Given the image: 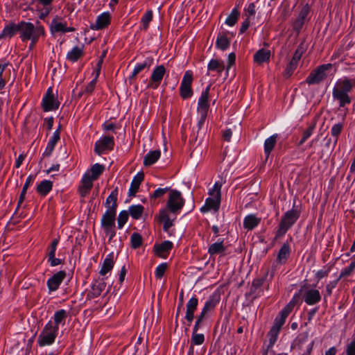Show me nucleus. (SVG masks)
I'll return each instance as SVG.
<instances>
[{
    "instance_id": "obj_58",
    "label": "nucleus",
    "mask_w": 355,
    "mask_h": 355,
    "mask_svg": "<svg viewBox=\"0 0 355 355\" xmlns=\"http://www.w3.org/2000/svg\"><path fill=\"white\" fill-rule=\"evenodd\" d=\"M303 290L301 289L298 293H295L291 302L288 304L291 305V307L294 308V306L298 304L301 300V295H302Z\"/></svg>"
},
{
    "instance_id": "obj_4",
    "label": "nucleus",
    "mask_w": 355,
    "mask_h": 355,
    "mask_svg": "<svg viewBox=\"0 0 355 355\" xmlns=\"http://www.w3.org/2000/svg\"><path fill=\"white\" fill-rule=\"evenodd\" d=\"M300 216V210L295 204L291 210L287 211L282 216L274 239L283 237L287 231L295 223Z\"/></svg>"
},
{
    "instance_id": "obj_40",
    "label": "nucleus",
    "mask_w": 355,
    "mask_h": 355,
    "mask_svg": "<svg viewBox=\"0 0 355 355\" xmlns=\"http://www.w3.org/2000/svg\"><path fill=\"white\" fill-rule=\"evenodd\" d=\"M161 152L159 150L149 151L144 158V166H151L155 164L160 157Z\"/></svg>"
},
{
    "instance_id": "obj_45",
    "label": "nucleus",
    "mask_w": 355,
    "mask_h": 355,
    "mask_svg": "<svg viewBox=\"0 0 355 355\" xmlns=\"http://www.w3.org/2000/svg\"><path fill=\"white\" fill-rule=\"evenodd\" d=\"M144 209V207L141 205H132L129 207L130 215L134 219H139L141 217Z\"/></svg>"
},
{
    "instance_id": "obj_1",
    "label": "nucleus",
    "mask_w": 355,
    "mask_h": 355,
    "mask_svg": "<svg viewBox=\"0 0 355 355\" xmlns=\"http://www.w3.org/2000/svg\"><path fill=\"white\" fill-rule=\"evenodd\" d=\"M19 37L22 42L30 40L36 44L41 36L45 35L44 26L37 21L35 25L31 22L21 21L19 22Z\"/></svg>"
},
{
    "instance_id": "obj_7",
    "label": "nucleus",
    "mask_w": 355,
    "mask_h": 355,
    "mask_svg": "<svg viewBox=\"0 0 355 355\" xmlns=\"http://www.w3.org/2000/svg\"><path fill=\"white\" fill-rule=\"evenodd\" d=\"M220 295L218 293H213L209 296L208 300L205 302L200 313L197 316L196 321V327L199 325V323L202 322L210 315V313L215 309L216 305L220 302Z\"/></svg>"
},
{
    "instance_id": "obj_6",
    "label": "nucleus",
    "mask_w": 355,
    "mask_h": 355,
    "mask_svg": "<svg viewBox=\"0 0 355 355\" xmlns=\"http://www.w3.org/2000/svg\"><path fill=\"white\" fill-rule=\"evenodd\" d=\"M59 327L53 325L51 321H49L40 334L37 342L40 347L51 345L54 342L58 334Z\"/></svg>"
},
{
    "instance_id": "obj_52",
    "label": "nucleus",
    "mask_w": 355,
    "mask_h": 355,
    "mask_svg": "<svg viewBox=\"0 0 355 355\" xmlns=\"http://www.w3.org/2000/svg\"><path fill=\"white\" fill-rule=\"evenodd\" d=\"M167 267L168 265L166 263L159 264L155 269V275L156 278L161 279L166 271Z\"/></svg>"
},
{
    "instance_id": "obj_27",
    "label": "nucleus",
    "mask_w": 355,
    "mask_h": 355,
    "mask_svg": "<svg viewBox=\"0 0 355 355\" xmlns=\"http://www.w3.org/2000/svg\"><path fill=\"white\" fill-rule=\"evenodd\" d=\"M60 126H59L58 128L53 132L52 137L49 139V141L46 145V149L43 153L44 156L49 157L51 155L56 144L60 139Z\"/></svg>"
},
{
    "instance_id": "obj_14",
    "label": "nucleus",
    "mask_w": 355,
    "mask_h": 355,
    "mask_svg": "<svg viewBox=\"0 0 355 355\" xmlns=\"http://www.w3.org/2000/svg\"><path fill=\"white\" fill-rule=\"evenodd\" d=\"M166 73V69L164 65H159L156 67L150 77L148 87L152 89H157L160 85L164 74Z\"/></svg>"
},
{
    "instance_id": "obj_41",
    "label": "nucleus",
    "mask_w": 355,
    "mask_h": 355,
    "mask_svg": "<svg viewBox=\"0 0 355 355\" xmlns=\"http://www.w3.org/2000/svg\"><path fill=\"white\" fill-rule=\"evenodd\" d=\"M104 170L105 166L97 163L94 164L85 174H88L90 179L94 181L98 178V177L103 173Z\"/></svg>"
},
{
    "instance_id": "obj_8",
    "label": "nucleus",
    "mask_w": 355,
    "mask_h": 355,
    "mask_svg": "<svg viewBox=\"0 0 355 355\" xmlns=\"http://www.w3.org/2000/svg\"><path fill=\"white\" fill-rule=\"evenodd\" d=\"M332 68L331 64H322L317 67L308 76L306 79L309 85L318 84L327 76V71Z\"/></svg>"
},
{
    "instance_id": "obj_51",
    "label": "nucleus",
    "mask_w": 355,
    "mask_h": 355,
    "mask_svg": "<svg viewBox=\"0 0 355 355\" xmlns=\"http://www.w3.org/2000/svg\"><path fill=\"white\" fill-rule=\"evenodd\" d=\"M153 19V12L152 10L147 11L141 18V23L143 24L144 28L147 29L148 28L150 22Z\"/></svg>"
},
{
    "instance_id": "obj_33",
    "label": "nucleus",
    "mask_w": 355,
    "mask_h": 355,
    "mask_svg": "<svg viewBox=\"0 0 355 355\" xmlns=\"http://www.w3.org/2000/svg\"><path fill=\"white\" fill-rule=\"evenodd\" d=\"M144 175L143 173H137L132 179L128 194L130 196H134L138 191L139 185L144 180Z\"/></svg>"
},
{
    "instance_id": "obj_49",
    "label": "nucleus",
    "mask_w": 355,
    "mask_h": 355,
    "mask_svg": "<svg viewBox=\"0 0 355 355\" xmlns=\"http://www.w3.org/2000/svg\"><path fill=\"white\" fill-rule=\"evenodd\" d=\"M131 246L132 248H137L142 244L141 236L138 233H133L130 238Z\"/></svg>"
},
{
    "instance_id": "obj_21",
    "label": "nucleus",
    "mask_w": 355,
    "mask_h": 355,
    "mask_svg": "<svg viewBox=\"0 0 355 355\" xmlns=\"http://www.w3.org/2000/svg\"><path fill=\"white\" fill-rule=\"evenodd\" d=\"M198 305V300L196 296L192 297L187 303L185 319L188 322V326H190L194 318V312L197 309Z\"/></svg>"
},
{
    "instance_id": "obj_24",
    "label": "nucleus",
    "mask_w": 355,
    "mask_h": 355,
    "mask_svg": "<svg viewBox=\"0 0 355 355\" xmlns=\"http://www.w3.org/2000/svg\"><path fill=\"white\" fill-rule=\"evenodd\" d=\"M227 246L224 245V240L219 239L218 241L211 243L208 248V253L211 257L215 255L224 256Z\"/></svg>"
},
{
    "instance_id": "obj_19",
    "label": "nucleus",
    "mask_w": 355,
    "mask_h": 355,
    "mask_svg": "<svg viewBox=\"0 0 355 355\" xmlns=\"http://www.w3.org/2000/svg\"><path fill=\"white\" fill-rule=\"evenodd\" d=\"M50 30L51 33H64L75 31V28L73 27H67V23L62 22L58 16L53 19L50 26Z\"/></svg>"
},
{
    "instance_id": "obj_15",
    "label": "nucleus",
    "mask_w": 355,
    "mask_h": 355,
    "mask_svg": "<svg viewBox=\"0 0 355 355\" xmlns=\"http://www.w3.org/2000/svg\"><path fill=\"white\" fill-rule=\"evenodd\" d=\"M303 53L304 47L302 45H300L296 49L291 60L289 62L284 71V75L285 77L288 78L293 73Z\"/></svg>"
},
{
    "instance_id": "obj_29",
    "label": "nucleus",
    "mask_w": 355,
    "mask_h": 355,
    "mask_svg": "<svg viewBox=\"0 0 355 355\" xmlns=\"http://www.w3.org/2000/svg\"><path fill=\"white\" fill-rule=\"evenodd\" d=\"M114 265V253L111 252L109 254H107L105 259H104L101 265L99 274L102 276H105L106 274H107L112 270Z\"/></svg>"
},
{
    "instance_id": "obj_11",
    "label": "nucleus",
    "mask_w": 355,
    "mask_h": 355,
    "mask_svg": "<svg viewBox=\"0 0 355 355\" xmlns=\"http://www.w3.org/2000/svg\"><path fill=\"white\" fill-rule=\"evenodd\" d=\"M314 345V340H309L308 335L299 336L295 343V347L300 351L299 355H311Z\"/></svg>"
},
{
    "instance_id": "obj_12",
    "label": "nucleus",
    "mask_w": 355,
    "mask_h": 355,
    "mask_svg": "<svg viewBox=\"0 0 355 355\" xmlns=\"http://www.w3.org/2000/svg\"><path fill=\"white\" fill-rule=\"evenodd\" d=\"M54 0H33L35 3V10L40 19H44L52 10V3Z\"/></svg>"
},
{
    "instance_id": "obj_34",
    "label": "nucleus",
    "mask_w": 355,
    "mask_h": 355,
    "mask_svg": "<svg viewBox=\"0 0 355 355\" xmlns=\"http://www.w3.org/2000/svg\"><path fill=\"white\" fill-rule=\"evenodd\" d=\"M270 57V51L266 49H261L254 55V61L258 64L268 62Z\"/></svg>"
},
{
    "instance_id": "obj_3",
    "label": "nucleus",
    "mask_w": 355,
    "mask_h": 355,
    "mask_svg": "<svg viewBox=\"0 0 355 355\" xmlns=\"http://www.w3.org/2000/svg\"><path fill=\"white\" fill-rule=\"evenodd\" d=\"M117 191H113L107 198L105 205L107 208L106 211L101 218L102 228L107 227H115V217L117 207Z\"/></svg>"
},
{
    "instance_id": "obj_56",
    "label": "nucleus",
    "mask_w": 355,
    "mask_h": 355,
    "mask_svg": "<svg viewBox=\"0 0 355 355\" xmlns=\"http://www.w3.org/2000/svg\"><path fill=\"white\" fill-rule=\"evenodd\" d=\"M170 188L166 187V188H158L157 189L154 193L151 195V198H158L162 196H164L166 192H170Z\"/></svg>"
},
{
    "instance_id": "obj_31",
    "label": "nucleus",
    "mask_w": 355,
    "mask_h": 355,
    "mask_svg": "<svg viewBox=\"0 0 355 355\" xmlns=\"http://www.w3.org/2000/svg\"><path fill=\"white\" fill-rule=\"evenodd\" d=\"M84 55V47L83 46H76L67 54V60L75 62L80 59Z\"/></svg>"
},
{
    "instance_id": "obj_17",
    "label": "nucleus",
    "mask_w": 355,
    "mask_h": 355,
    "mask_svg": "<svg viewBox=\"0 0 355 355\" xmlns=\"http://www.w3.org/2000/svg\"><path fill=\"white\" fill-rule=\"evenodd\" d=\"M111 22V15L109 12H104L99 15L94 23H92L89 28L94 31H98L107 28Z\"/></svg>"
},
{
    "instance_id": "obj_63",
    "label": "nucleus",
    "mask_w": 355,
    "mask_h": 355,
    "mask_svg": "<svg viewBox=\"0 0 355 355\" xmlns=\"http://www.w3.org/2000/svg\"><path fill=\"white\" fill-rule=\"evenodd\" d=\"M171 218L168 214V210L163 209L159 213V220L162 223L171 220Z\"/></svg>"
},
{
    "instance_id": "obj_44",
    "label": "nucleus",
    "mask_w": 355,
    "mask_h": 355,
    "mask_svg": "<svg viewBox=\"0 0 355 355\" xmlns=\"http://www.w3.org/2000/svg\"><path fill=\"white\" fill-rule=\"evenodd\" d=\"M9 62H3L0 63V90L2 89L7 82V75L4 71L6 70L8 66H10Z\"/></svg>"
},
{
    "instance_id": "obj_32",
    "label": "nucleus",
    "mask_w": 355,
    "mask_h": 355,
    "mask_svg": "<svg viewBox=\"0 0 355 355\" xmlns=\"http://www.w3.org/2000/svg\"><path fill=\"white\" fill-rule=\"evenodd\" d=\"M173 248V243L169 241H165L161 244L155 245L156 254L161 257H166L169 251Z\"/></svg>"
},
{
    "instance_id": "obj_9",
    "label": "nucleus",
    "mask_w": 355,
    "mask_h": 355,
    "mask_svg": "<svg viewBox=\"0 0 355 355\" xmlns=\"http://www.w3.org/2000/svg\"><path fill=\"white\" fill-rule=\"evenodd\" d=\"M184 205V200L182 193L177 190H170L168 199L167 201V207L173 214L178 213Z\"/></svg>"
},
{
    "instance_id": "obj_30",
    "label": "nucleus",
    "mask_w": 355,
    "mask_h": 355,
    "mask_svg": "<svg viewBox=\"0 0 355 355\" xmlns=\"http://www.w3.org/2000/svg\"><path fill=\"white\" fill-rule=\"evenodd\" d=\"M19 23L15 24L13 22L9 23L5 26L2 32L0 33V39L3 38H11L16 35L17 33H19V29H18Z\"/></svg>"
},
{
    "instance_id": "obj_26",
    "label": "nucleus",
    "mask_w": 355,
    "mask_h": 355,
    "mask_svg": "<svg viewBox=\"0 0 355 355\" xmlns=\"http://www.w3.org/2000/svg\"><path fill=\"white\" fill-rule=\"evenodd\" d=\"M92 186L93 180L90 179L88 174H84L78 189L80 196L85 197L90 191Z\"/></svg>"
},
{
    "instance_id": "obj_39",
    "label": "nucleus",
    "mask_w": 355,
    "mask_h": 355,
    "mask_svg": "<svg viewBox=\"0 0 355 355\" xmlns=\"http://www.w3.org/2000/svg\"><path fill=\"white\" fill-rule=\"evenodd\" d=\"M153 62V58L152 57H148L146 58L143 62L137 64L130 76V78H135L138 73H139L142 70H144L145 68H149Z\"/></svg>"
},
{
    "instance_id": "obj_57",
    "label": "nucleus",
    "mask_w": 355,
    "mask_h": 355,
    "mask_svg": "<svg viewBox=\"0 0 355 355\" xmlns=\"http://www.w3.org/2000/svg\"><path fill=\"white\" fill-rule=\"evenodd\" d=\"M313 129H314V127L311 126V127H309V128H307L304 132L303 136L299 142V145L303 144L306 141V139H308V138H309L311 137V135L313 134Z\"/></svg>"
},
{
    "instance_id": "obj_22",
    "label": "nucleus",
    "mask_w": 355,
    "mask_h": 355,
    "mask_svg": "<svg viewBox=\"0 0 355 355\" xmlns=\"http://www.w3.org/2000/svg\"><path fill=\"white\" fill-rule=\"evenodd\" d=\"M291 254V249L289 242L287 241L283 243L279 249L276 259L277 263L283 265L286 263Z\"/></svg>"
},
{
    "instance_id": "obj_13",
    "label": "nucleus",
    "mask_w": 355,
    "mask_h": 355,
    "mask_svg": "<svg viewBox=\"0 0 355 355\" xmlns=\"http://www.w3.org/2000/svg\"><path fill=\"white\" fill-rule=\"evenodd\" d=\"M114 145V137L106 136L98 139L94 146V151L98 155L107 150L113 149Z\"/></svg>"
},
{
    "instance_id": "obj_28",
    "label": "nucleus",
    "mask_w": 355,
    "mask_h": 355,
    "mask_svg": "<svg viewBox=\"0 0 355 355\" xmlns=\"http://www.w3.org/2000/svg\"><path fill=\"white\" fill-rule=\"evenodd\" d=\"M285 321L286 320L280 316H277L275 318L274 324L269 332V334L271 336L270 343L273 344L275 342L277 335Z\"/></svg>"
},
{
    "instance_id": "obj_36",
    "label": "nucleus",
    "mask_w": 355,
    "mask_h": 355,
    "mask_svg": "<svg viewBox=\"0 0 355 355\" xmlns=\"http://www.w3.org/2000/svg\"><path fill=\"white\" fill-rule=\"evenodd\" d=\"M261 222V218L254 214L246 216L243 220L244 228L251 230L256 227Z\"/></svg>"
},
{
    "instance_id": "obj_10",
    "label": "nucleus",
    "mask_w": 355,
    "mask_h": 355,
    "mask_svg": "<svg viewBox=\"0 0 355 355\" xmlns=\"http://www.w3.org/2000/svg\"><path fill=\"white\" fill-rule=\"evenodd\" d=\"M193 81V73L191 71H187L182 78L180 87V94L184 99L189 98L193 95L191 84Z\"/></svg>"
},
{
    "instance_id": "obj_23",
    "label": "nucleus",
    "mask_w": 355,
    "mask_h": 355,
    "mask_svg": "<svg viewBox=\"0 0 355 355\" xmlns=\"http://www.w3.org/2000/svg\"><path fill=\"white\" fill-rule=\"evenodd\" d=\"M302 297L308 305H314L321 300L319 291L316 289H306L302 293Z\"/></svg>"
},
{
    "instance_id": "obj_18",
    "label": "nucleus",
    "mask_w": 355,
    "mask_h": 355,
    "mask_svg": "<svg viewBox=\"0 0 355 355\" xmlns=\"http://www.w3.org/2000/svg\"><path fill=\"white\" fill-rule=\"evenodd\" d=\"M210 90V86H207L204 91L201 93V95L198 99L197 112L198 114H207L208 109L209 107V94Z\"/></svg>"
},
{
    "instance_id": "obj_37",
    "label": "nucleus",
    "mask_w": 355,
    "mask_h": 355,
    "mask_svg": "<svg viewBox=\"0 0 355 355\" xmlns=\"http://www.w3.org/2000/svg\"><path fill=\"white\" fill-rule=\"evenodd\" d=\"M224 69V62L218 59H211L207 65L208 71H216L219 75H221Z\"/></svg>"
},
{
    "instance_id": "obj_54",
    "label": "nucleus",
    "mask_w": 355,
    "mask_h": 355,
    "mask_svg": "<svg viewBox=\"0 0 355 355\" xmlns=\"http://www.w3.org/2000/svg\"><path fill=\"white\" fill-rule=\"evenodd\" d=\"M345 355H355V337L346 345Z\"/></svg>"
},
{
    "instance_id": "obj_61",
    "label": "nucleus",
    "mask_w": 355,
    "mask_h": 355,
    "mask_svg": "<svg viewBox=\"0 0 355 355\" xmlns=\"http://www.w3.org/2000/svg\"><path fill=\"white\" fill-rule=\"evenodd\" d=\"M97 78H98V74H96L95 78L92 81H90V83L86 86L85 89V92H87L88 94H90L92 92V91L94 90V89L96 86V84L97 82Z\"/></svg>"
},
{
    "instance_id": "obj_5",
    "label": "nucleus",
    "mask_w": 355,
    "mask_h": 355,
    "mask_svg": "<svg viewBox=\"0 0 355 355\" xmlns=\"http://www.w3.org/2000/svg\"><path fill=\"white\" fill-rule=\"evenodd\" d=\"M223 183L221 182H216L213 188L209 191L210 197L207 198L205 200L204 206L200 209L201 212L205 213L211 210L218 211L220 207V198H221V187Z\"/></svg>"
},
{
    "instance_id": "obj_60",
    "label": "nucleus",
    "mask_w": 355,
    "mask_h": 355,
    "mask_svg": "<svg viewBox=\"0 0 355 355\" xmlns=\"http://www.w3.org/2000/svg\"><path fill=\"white\" fill-rule=\"evenodd\" d=\"M293 307L291 306V305L287 304L279 313V315L278 316H280L282 318H284L285 320L288 316L290 313L293 310Z\"/></svg>"
},
{
    "instance_id": "obj_48",
    "label": "nucleus",
    "mask_w": 355,
    "mask_h": 355,
    "mask_svg": "<svg viewBox=\"0 0 355 355\" xmlns=\"http://www.w3.org/2000/svg\"><path fill=\"white\" fill-rule=\"evenodd\" d=\"M239 12L236 8H234L230 15L227 17L225 24L230 26H234L238 21Z\"/></svg>"
},
{
    "instance_id": "obj_62",
    "label": "nucleus",
    "mask_w": 355,
    "mask_h": 355,
    "mask_svg": "<svg viewBox=\"0 0 355 355\" xmlns=\"http://www.w3.org/2000/svg\"><path fill=\"white\" fill-rule=\"evenodd\" d=\"M106 236H109V239L112 240L116 235L114 227H107L103 228Z\"/></svg>"
},
{
    "instance_id": "obj_35",
    "label": "nucleus",
    "mask_w": 355,
    "mask_h": 355,
    "mask_svg": "<svg viewBox=\"0 0 355 355\" xmlns=\"http://www.w3.org/2000/svg\"><path fill=\"white\" fill-rule=\"evenodd\" d=\"M277 138H278V135L274 134L265 140V141H264V154L267 158L269 157L270 153L274 149V148L277 144Z\"/></svg>"
},
{
    "instance_id": "obj_16",
    "label": "nucleus",
    "mask_w": 355,
    "mask_h": 355,
    "mask_svg": "<svg viewBox=\"0 0 355 355\" xmlns=\"http://www.w3.org/2000/svg\"><path fill=\"white\" fill-rule=\"evenodd\" d=\"M42 107L45 112L56 110L59 107V103L53 94V90L51 87L47 89L46 95L42 99Z\"/></svg>"
},
{
    "instance_id": "obj_20",
    "label": "nucleus",
    "mask_w": 355,
    "mask_h": 355,
    "mask_svg": "<svg viewBox=\"0 0 355 355\" xmlns=\"http://www.w3.org/2000/svg\"><path fill=\"white\" fill-rule=\"evenodd\" d=\"M65 277L66 272L60 270L49 278L47 281V286L49 291L53 292L57 291Z\"/></svg>"
},
{
    "instance_id": "obj_42",
    "label": "nucleus",
    "mask_w": 355,
    "mask_h": 355,
    "mask_svg": "<svg viewBox=\"0 0 355 355\" xmlns=\"http://www.w3.org/2000/svg\"><path fill=\"white\" fill-rule=\"evenodd\" d=\"M53 187V182L50 180H44L42 181L37 187V192L41 196H46Z\"/></svg>"
},
{
    "instance_id": "obj_2",
    "label": "nucleus",
    "mask_w": 355,
    "mask_h": 355,
    "mask_svg": "<svg viewBox=\"0 0 355 355\" xmlns=\"http://www.w3.org/2000/svg\"><path fill=\"white\" fill-rule=\"evenodd\" d=\"M355 87V78L349 79L347 77L339 79L332 91L334 99L339 101V106L344 107L351 103L348 93Z\"/></svg>"
},
{
    "instance_id": "obj_47",
    "label": "nucleus",
    "mask_w": 355,
    "mask_h": 355,
    "mask_svg": "<svg viewBox=\"0 0 355 355\" xmlns=\"http://www.w3.org/2000/svg\"><path fill=\"white\" fill-rule=\"evenodd\" d=\"M67 317V313L64 309H60L56 311L53 315V320L55 322L54 325H57L58 327L59 324L64 322L65 319Z\"/></svg>"
},
{
    "instance_id": "obj_25",
    "label": "nucleus",
    "mask_w": 355,
    "mask_h": 355,
    "mask_svg": "<svg viewBox=\"0 0 355 355\" xmlns=\"http://www.w3.org/2000/svg\"><path fill=\"white\" fill-rule=\"evenodd\" d=\"M106 284L103 279L96 281L87 295V298L92 300L98 297L105 288Z\"/></svg>"
},
{
    "instance_id": "obj_43",
    "label": "nucleus",
    "mask_w": 355,
    "mask_h": 355,
    "mask_svg": "<svg viewBox=\"0 0 355 355\" xmlns=\"http://www.w3.org/2000/svg\"><path fill=\"white\" fill-rule=\"evenodd\" d=\"M202 323H199V325L196 327V324L193 328V334L191 336V343L196 345H202L205 341V336L202 334H196L198 329L201 327Z\"/></svg>"
},
{
    "instance_id": "obj_50",
    "label": "nucleus",
    "mask_w": 355,
    "mask_h": 355,
    "mask_svg": "<svg viewBox=\"0 0 355 355\" xmlns=\"http://www.w3.org/2000/svg\"><path fill=\"white\" fill-rule=\"evenodd\" d=\"M128 218V213L126 211H122L119 213L117 218V225L119 229H122Z\"/></svg>"
},
{
    "instance_id": "obj_38",
    "label": "nucleus",
    "mask_w": 355,
    "mask_h": 355,
    "mask_svg": "<svg viewBox=\"0 0 355 355\" xmlns=\"http://www.w3.org/2000/svg\"><path fill=\"white\" fill-rule=\"evenodd\" d=\"M227 33H220L216 38V46L218 49L225 51L230 44V40L227 36Z\"/></svg>"
},
{
    "instance_id": "obj_53",
    "label": "nucleus",
    "mask_w": 355,
    "mask_h": 355,
    "mask_svg": "<svg viewBox=\"0 0 355 355\" xmlns=\"http://www.w3.org/2000/svg\"><path fill=\"white\" fill-rule=\"evenodd\" d=\"M343 125L342 123H336L331 128V133L333 137L337 138L338 135L340 134L343 130ZM337 141V139H336L335 142Z\"/></svg>"
},
{
    "instance_id": "obj_59",
    "label": "nucleus",
    "mask_w": 355,
    "mask_h": 355,
    "mask_svg": "<svg viewBox=\"0 0 355 355\" xmlns=\"http://www.w3.org/2000/svg\"><path fill=\"white\" fill-rule=\"evenodd\" d=\"M293 307L291 306V305L287 304L279 313V315L278 316H280L282 318H284L285 320L288 316L290 313L293 310Z\"/></svg>"
},
{
    "instance_id": "obj_55",
    "label": "nucleus",
    "mask_w": 355,
    "mask_h": 355,
    "mask_svg": "<svg viewBox=\"0 0 355 355\" xmlns=\"http://www.w3.org/2000/svg\"><path fill=\"white\" fill-rule=\"evenodd\" d=\"M58 244V239H55L54 240H53L51 245L49 249L48 259L53 258V257H55Z\"/></svg>"
},
{
    "instance_id": "obj_64",
    "label": "nucleus",
    "mask_w": 355,
    "mask_h": 355,
    "mask_svg": "<svg viewBox=\"0 0 355 355\" xmlns=\"http://www.w3.org/2000/svg\"><path fill=\"white\" fill-rule=\"evenodd\" d=\"M245 10L248 13V17L254 16L256 13V6L254 3H250L248 4Z\"/></svg>"
},
{
    "instance_id": "obj_46",
    "label": "nucleus",
    "mask_w": 355,
    "mask_h": 355,
    "mask_svg": "<svg viewBox=\"0 0 355 355\" xmlns=\"http://www.w3.org/2000/svg\"><path fill=\"white\" fill-rule=\"evenodd\" d=\"M355 269V257H353L351 260L349 265L345 268H344L338 277V279H340L343 277H349L352 275L354 270Z\"/></svg>"
}]
</instances>
